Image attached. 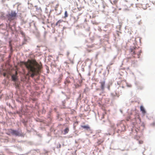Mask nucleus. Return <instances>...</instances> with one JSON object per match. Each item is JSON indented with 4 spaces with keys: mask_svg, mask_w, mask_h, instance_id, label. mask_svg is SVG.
<instances>
[{
    "mask_svg": "<svg viewBox=\"0 0 155 155\" xmlns=\"http://www.w3.org/2000/svg\"><path fill=\"white\" fill-rule=\"evenodd\" d=\"M16 114H18L20 117H22V115H24L26 117L28 118L26 119H23L21 120V122L24 126L27 128L28 127V123H29L30 124L31 122V119L29 118V117H32L33 116L32 111L30 110L28 108H26L23 110L22 114H20L18 111L17 112Z\"/></svg>",
    "mask_w": 155,
    "mask_h": 155,
    "instance_id": "1",
    "label": "nucleus"
},
{
    "mask_svg": "<svg viewBox=\"0 0 155 155\" xmlns=\"http://www.w3.org/2000/svg\"><path fill=\"white\" fill-rule=\"evenodd\" d=\"M9 132L12 135L15 137H24L25 134L22 131V130L20 128H18L16 129H10L8 130Z\"/></svg>",
    "mask_w": 155,
    "mask_h": 155,
    "instance_id": "2",
    "label": "nucleus"
},
{
    "mask_svg": "<svg viewBox=\"0 0 155 155\" xmlns=\"http://www.w3.org/2000/svg\"><path fill=\"white\" fill-rule=\"evenodd\" d=\"M5 27L3 24H0V33L6 37L5 38H7L9 34L7 31L5 29Z\"/></svg>",
    "mask_w": 155,
    "mask_h": 155,
    "instance_id": "3",
    "label": "nucleus"
},
{
    "mask_svg": "<svg viewBox=\"0 0 155 155\" xmlns=\"http://www.w3.org/2000/svg\"><path fill=\"white\" fill-rule=\"evenodd\" d=\"M6 16L8 19H11V18H16L17 16V13L15 11L12 10L11 13H9L6 15Z\"/></svg>",
    "mask_w": 155,
    "mask_h": 155,
    "instance_id": "4",
    "label": "nucleus"
},
{
    "mask_svg": "<svg viewBox=\"0 0 155 155\" xmlns=\"http://www.w3.org/2000/svg\"><path fill=\"white\" fill-rule=\"evenodd\" d=\"M117 127H120L121 132H124L126 130V126L125 125L120 123H119L117 124Z\"/></svg>",
    "mask_w": 155,
    "mask_h": 155,
    "instance_id": "5",
    "label": "nucleus"
},
{
    "mask_svg": "<svg viewBox=\"0 0 155 155\" xmlns=\"http://www.w3.org/2000/svg\"><path fill=\"white\" fill-rule=\"evenodd\" d=\"M6 27L8 30L11 31L12 33H14V31L16 29V27L14 24H13L12 25H10L8 26H6Z\"/></svg>",
    "mask_w": 155,
    "mask_h": 155,
    "instance_id": "6",
    "label": "nucleus"
},
{
    "mask_svg": "<svg viewBox=\"0 0 155 155\" xmlns=\"http://www.w3.org/2000/svg\"><path fill=\"white\" fill-rule=\"evenodd\" d=\"M111 127L112 129H113L114 132V133H115V132H117V133L119 134L120 132H121V130H120V129L119 128L120 127H117L118 128V130H116V128L115 127L114 125H111Z\"/></svg>",
    "mask_w": 155,
    "mask_h": 155,
    "instance_id": "7",
    "label": "nucleus"
},
{
    "mask_svg": "<svg viewBox=\"0 0 155 155\" xmlns=\"http://www.w3.org/2000/svg\"><path fill=\"white\" fill-rule=\"evenodd\" d=\"M100 83L101 84V89L102 91H103L105 87V81L104 80V81H100Z\"/></svg>",
    "mask_w": 155,
    "mask_h": 155,
    "instance_id": "8",
    "label": "nucleus"
},
{
    "mask_svg": "<svg viewBox=\"0 0 155 155\" xmlns=\"http://www.w3.org/2000/svg\"><path fill=\"white\" fill-rule=\"evenodd\" d=\"M140 110L141 111L142 114L144 115L146 113V111L144 107L141 105L140 107Z\"/></svg>",
    "mask_w": 155,
    "mask_h": 155,
    "instance_id": "9",
    "label": "nucleus"
},
{
    "mask_svg": "<svg viewBox=\"0 0 155 155\" xmlns=\"http://www.w3.org/2000/svg\"><path fill=\"white\" fill-rule=\"evenodd\" d=\"M81 127L87 130H90V127L88 125H81Z\"/></svg>",
    "mask_w": 155,
    "mask_h": 155,
    "instance_id": "10",
    "label": "nucleus"
},
{
    "mask_svg": "<svg viewBox=\"0 0 155 155\" xmlns=\"http://www.w3.org/2000/svg\"><path fill=\"white\" fill-rule=\"evenodd\" d=\"M130 53L132 55L133 57L135 58V55L136 54V52L133 51V49L132 48H130Z\"/></svg>",
    "mask_w": 155,
    "mask_h": 155,
    "instance_id": "11",
    "label": "nucleus"
},
{
    "mask_svg": "<svg viewBox=\"0 0 155 155\" xmlns=\"http://www.w3.org/2000/svg\"><path fill=\"white\" fill-rule=\"evenodd\" d=\"M36 151L35 150H30L29 152L26 153V154H32L34 155H35V154H36Z\"/></svg>",
    "mask_w": 155,
    "mask_h": 155,
    "instance_id": "12",
    "label": "nucleus"
},
{
    "mask_svg": "<svg viewBox=\"0 0 155 155\" xmlns=\"http://www.w3.org/2000/svg\"><path fill=\"white\" fill-rule=\"evenodd\" d=\"M69 130L68 128L67 127H66L64 130V133H63V134L64 135L68 133Z\"/></svg>",
    "mask_w": 155,
    "mask_h": 155,
    "instance_id": "13",
    "label": "nucleus"
},
{
    "mask_svg": "<svg viewBox=\"0 0 155 155\" xmlns=\"http://www.w3.org/2000/svg\"><path fill=\"white\" fill-rule=\"evenodd\" d=\"M112 85V83L110 82H109L108 84L107 85V88L108 89V90H110V87Z\"/></svg>",
    "mask_w": 155,
    "mask_h": 155,
    "instance_id": "14",
    "label": "nucleus"
},
{
    "mask_svg": "<svg viewBox=\"0 0 155 155\" xmlns=\"http://www.w3.org/2000/svg\"><path fill=\"white\" fill-rule=\"evenodd\" d=\"M11 79L12 80L14 81L17 80V78L15 75H13L11 76Z\"/></svg>",
    "mask_w": 155,
    "mask_h": 155,
    "instance_id": "15",
    "label": "nucleus"
},
{
    "mask_svg": "<svg viewBox=\"0 0 155 155\" xmlns=\"http://www.w3.org/2000/svg\"><path fill=\"white\" fill-rule=\"evenodd\" d=\"M23 38V39H24V41L22 42V44L21 45H22L25 44V42H26L27 40V38L26 37V36L24 37Z\"/></svg>",
    "mask_w": 155,
    "mask_h": 155,
    "instance_id": "16",
    "label": "nucleus"
},
{
    "mask_svg": "<svg viewBox=\"0 0 155 155\" xmlns=\"http://www.w3.org/2000/svg\"><path fill=\"white\" fill-rule=\"evenodd\" d=\"M68 16V14L67 12V11H65L64 14V18H67Z\"/></svg>",
    "mask_w": 155,
    "mask_h": 155,
    "instance_id": "17",
    "label": "nucleus"
},
{
    "mask_svg": "<svg viewBox=\"0 0 155 155\" xmlns=\"http://www.w3.org/2000/svg\"><path fill=\"white\" fill-rule=\"evenodd\" d=\"M36 9V11H41V9L40 7L38 8L37 5H35L34 6Z\"/></svg>",
    "mask_w": 155,
    "mask_h": 155,
    "instance_id": "18",
    "label": "nucleus"
},
{
    "mask_svg": "<svg viewBox=\"0 0 155 155\" xmlns=\"http://www.w3.org/2000/svg\"><path fill=\"white\" fill-rule=\"evenodd\" d=\"M74 85H75V88H78V87H80L81 86V84H75Z\"/></svg>",
    "mask_w": 155,
    "mask_h": 155,
    "instance_id": "19",
    "label": "nucleus"
},
{
    "mask_svg": "<svg viewBox=\"0 0 155 155\" xmlns=\"http://www.w3.org/2000/svg\"><path fill=\"white\" fill-rule=\"evenodd\" d=\"M70 83V81L68 79H66L64 82V84H65L66 85L67 84H68Z\"/></svg>",
    "mask_w": 155,
    "mask_h": 155,
    "instance_id": "20",
    "label": "nucleus"
},
{
    "mask_svg": "<svg viewBox=\"0 0 155 155\" xmlns=\"http://www.w3.org/2000/svg\"><path fill=\"white\" fill-rule=\"evenodd\" d=\"M20 34L22 35L23 37H24L25 36V33L22 31H20Z\"/></svg>",
    "mask_w": 155,
    "mask_h": 155,
    "instance_id": "21",
    "label": "nucleus"
},
{
    "mask_svg": "<svg viewBox=\"0 0 155 155\" xmlns=\"http://www.w3.org/2000/svg\"><path fill=\"white\" fill-rule=\"evenodd\" d=\"M143 88V87L142 86H138L137 87V89L142 90Z\"/></svg>",
    "mask_w": 155,
    "mask_h": 155,
    "instance_id": "22",
    "label": "nucleus"
},
{
    "mask_svg": "<svg viewBox=\"0 0 155 155\" xmlns=\"http://www.w3.org/2000/svg\"><path fill=\"white\" fill-rule=\"evenodd\" d=\"M61 79L62 78L61 77H60L58 78V84H59L61 82Z\"/></svg>",
    "mask_w": 155,
    "mask_h": 155,
    "instance_id": "23",
    "label": "nucleus"
},
{
    "mask_svg": "<svg viewBox=\"0 0 155 155\" xmlns=\"http://www.w3.org/2000/svg\"><path fill=\"white\" fill-rule=\"evenodd\" d=\"M110 95L113 98H114V97L116 96V95H115L114 93H111L110 94Z\"/></svg>",
    "mask_w": 155,
    "mask_h": 155,
    "instance_id": "24",
    "label": "nucleus"
},
{
    "mask_svg": "<svg viewBox=\"0 0 155 155\" xmlns=\"http://www.w3.org/2000/svg\"><path fill=\"white\" fill-rule=\"evenodd\" d=\"M59 121H62L63 120V119L62 118L59 117V115H57Z\"/></svg>",
    "mask_w": 155,
    "mask_h": 155,
    "instance_id": "25",
    "label": "nucleus"
},
{
    "mask_svg": "<svg viewBox=\"0 0 155 155\" xmlns=\"http://www.w3.org/2000/svg\"><path fill=\"white\" fill-rule=\"evenodd\" d=\"M54 26H60V24L58 22V21L56 22V23L54 24Z\"/></svg>",
    "mask_w": 155,
    "mask_h": 155,
    "instance_id": "26",
    "label": "nucleus"
},
{
    "mask_svg": "<svg viewBox=\"0 0 155 155\" xmlns=\"http://www.w3.org/2000/svg\"><path fill=\"white\" fill-rule=\"evenodd\" d=\"M141 53V50H140V51H139V53H138V54H137V56H138V58H139V57H140V54Z\"/></svg>",
    "mask_w": 155,
    "mask_h": 155,
    "instance_id": "27",
    "label": "nucleus"
},
{
    "mask_svg": "<svg viewBox=\"0 0 155 155\" xmlns=\"http://www.w3.org/2000/svg\"><path fill=\"white\" fill-rule=\"evenodd\" d=\"M138 143L139 144H141L143 143V141L142 140H139L138 141Z\"/></svg>",
    "mask_w": 155,
    "mask_h": 155,
    "instance_id": "28",
    "label": "nucleus"
},
{
    "mask_svg": "<svg viewBox=\"0 0 155 155\" xmlns=\"http://www.w3.org/2000/svg\"><path fill=\"white\" fill-rule=\"evenodd\" d=\"M61 145L59 143H58V145L57 146V148H61Z\"/></svg>",
    "mask_w": 155,
    "mask_h": 155,
    "instance_id": "29",
    "label": "nucleus"
},
{
    "mask_svg": "<svg viewBox=\"0 0 155 155\" xmlns=\"http://www.w3.org/2000/svg\"><path fill=\"white\" fill-rule=\"evenodd\" d=\"M126 85L127 87H130L131 86V85L130 84H129L128 83H126Z\"/></svg>",
    "mask_w": 155,
    "mask_h": 155,
    "instance_id": "30",
    "label": "nucleus"
},
{
    "mask_svg": "<svg viewBox=\"0 0 155 155\" xmlns=\"http://www.w3.org/2000/svg\"><path fill=\"white\" fill-rule=\"evenodd\" d=\"M72 18L74 19V23L77 21V20H76V19H75V18L74 17Z\"/></svg>",
    "mask_w": 155,
    "mask_h": 155,
    "instance_id": "31",
    "label": "nucleus"
},
{
    "mask_svg": "<svg viewBox=\"0 0 155 155\" xmlns=\"http://www.w3.org/2000/svg\"><path fill=\"white\" fill-rule=\"evenodd\" d=\"M65 102H66L65 100H64L62 101V104H63V106L64 105V104L65 103Z\"/></svg>",
    "mask_w": 155,
    "mask_h": 155,
    "instance_id": "32",
    "label": "nucleus"
},
{
    "mask_svg": "<svg viewBox=\"0 0 155 155\" xmlns=\"http://www.w3.org/2000/svg\"><path fill=\"white\" fill-rule=\"evenodd\" d=\"M150 125L153 126H155V122L154 121L153 123H151Z\"/></svg>",
    "mask_w": 155,
    "mask_h": 155,
    "instance_id": "33",
    "label": "nucleus"
},
{
    "mask_svg": "<svg viewBox=\"0 0 155 155\" xmlns=\"http://www.w3.org/2000/svg\"><path fill=\"white\" fill-rule=\"evenodd\" d=\"M63 21L62 20H59L58 21V22L60 24V23L61 22Z\"/></svg>",
    "mask_w": 155,
    "mask_h": 155,
    "instance_id": "34",
    "label": "nucleus"
},
{
    "mask_svg": "<svg viewBox=\"0 0 155 155\" xmlns=\"http://www.w3.org/2000/svg\"><path fill=\"white\" fill-rule=\"evenodd\" d=\"M70 54V52L69 51H67V57H68L69 54Z\"/></svg>",
    "mask_w": 155,
    "mask_h": 155,
    "instance_id": "35",
    "label": "nucleus"
},
{
    "mask_svg": "<svg viewBox=\"0 0 155 155\" xmlns=\"http://www.w3.org/2000/svg\"><path fill=\"white\" fill-rule=\"evenodd\" d=\"M106 74V71H104L103 73V75H104V77H105Z\"/></svg>",
    "mask_w": 155,
    "mask_h": 155,
    "instance_id": "36",
    "label": "nucleus"
},
{
    "mask_svg": "<svg viewBox=\"0 0 155 155\" xmlns=\"http://www.w3.org/2000/svg\"><path fill=\"white\" fill-rule=\"evenodd\" d=\"M47 33V32L46 31H45V32H44V37H45L46 34Z\"/></svg>",
    "mask_w": 155,
    "mask_h": 155,
    "instance_id": "37",
    "label": "nucleus"
},
{
    "mask_svg": "<svg viewBox=\"0 0 155 155\" xmlns=\"http://www.w3.org/2000/svg\"><path fill=\"white\" fill-rule=\"evenodd\" d=\"M81 70L83 72H84V68L83 67H82L81 68Z\"/></svg>",
    "mask_w": 155,
    "mask_h": 155,
    "instance_id": "38",
    "label": "nucleus"
},
{
    "mask_svg": "<svg viewBox=\"0 0 155 155\" xmlns=\"http://www.w3.org/2000/svg\"><path fill=\"white\" fill-rule=\"evenodd\" d=\"M139 130V129L138 128H137V129H136L135 130V131H136V132L137 133V132H138V130Z\"/></svg>",
    "mask_w": 155,
    "mask_h": 155,
    "instance_id": "39",
    "label": "nucleus"
},
{
    "mask_svg": "<svg viewBox=\"0 0 155 155\" xmlns=\"http://www.w3.org/2000/svg\"><path fill=\"white\" fill-rule=\"evenodd\" d=\"M65 96L66 97V99L67 100H68L69 99V97H67L66 95H65Z\"/></svg>",
    "mask_w": 155,
    "mask_h": 155,
    "instance_id": "40",
    "label": "nucleus"
},
{
    "mask_svg": "<svg viewBox=\"0 0 155 155\" xmlns=\"http://www.w3.org/2000/svg\"><path fill=\"white\" fill-rule=\"evenodd\" d=\"M38 135L40 137H41V134H38Z\"/></svg>",
    "mask_w": 155,
    "mask_h": 155,
    "instance_id": "41",
    "label": "nucleus"
},
{
    "mask_svg": "<svg viewBox=\"0 0 155 155\" xmlns=\"http://www.w3.org/2000/svg\"><path fill=\"white\" fill-rule=\"evenodd\" d=\"M116 95L118 97L119 96V94H117V93H116Z\"/></svg>",
    "mask_w": 155,
    "mask_h": 155,
    "instance_id": "42",
    "label": "nucleus"
},
{
    "mask_svg": "<svg viewBox=\"0 0 155 155\" xmlns=\"http://www.w3.org/2000/svg\"><path fill=\"white\" fill-rule=\"evenodd\" d=\"M60 14H61V12H60V13H57L56 12V15H60Z\"/></svg>",
    "mask_w": 155,
    "mask_h": 155,
    "instance_id": "43",
    "label": "nucleus"
},
{
    "mask_svg": "<svg viewBox=\"0 0 155 155\" xmlns=\"http://www.w3.org/2000/svg\"><path fill=\"white\" fill-rule=\"evenodd\" d=\"M61 93H62L63 94H64V95H66V94H65V93H64V92H63V91H61Z\"/></svg>",
    "mask_w": 155,
    "mask_h": 155,
    "instance_id": "44",
    "label": "nucleus"
},
{
    "mask_svg": "<svg viewBox=\"0 0 155 155\" xmlns=\"http://www.w3.org/2000/svg\"><path fill=\"white\" fill-rule=\"evenodd\" d=\"M32 143L31 142H30L29 143V144H30L31 145L32 144Z\"/></svg>",
    "mask_w": 155,
    "mask_h": 155,
    "instance_id": "45",
    "label": "nucleus"
},
{
    "mask_svg": "<svg viewBox=\"0 0 155 155\" xmlns=\"http://www.w3.org/2000/svg\"><path fill=\"white\" fill-rule=\"evenodd\" d=\"M40 120L39 119H38V120H36V121L37 122H39L40 121Z\"/></svg>",
    "mask_w": 155,
    "mask_h": 155,
    "instance_id": "46",
    "label": "nucleus"
},
{
    "mask_svg": "<svg viewBox=\"0 0 155 155\" xmlns=\"http://www.w3.org/2000/svg\"><path fill=\"white\" fill-rule=\"evenodd\" d=\"M50 124V123H49L47 124V125H47V126H49V124Z\"/></svg>",
    "mask_w": 155,
    "mask_h": 155,
    "instance_id": "47",
    "label": "nucleus"
},
{
    "mask_svg": "<svg viewBox=\"0 0 155 155\" xmlns=\"http://www.w3.org/2000/svg\"><path fill=\"white\" fill-rule=\"evenodd\" d=\"M120 112H121V113H122V110H121V109H120Z\"/></svg>",
    "mask_w": 155,
    "mask_h": 155,
    "instance_id": "48",
    "label": "nucleus"
},
{
    "mask_svg": "<svg viewBox=\"0 0 155 155\" xmlns=\"http://www.w3.org/2000/svg\"><path fill=\"white\" fill-rule=\"evenodd\" d=\"M52 11H53V10H51L50 12V13H49V15H50V13H51V12Z\"/></svg>",
    "mask_w": 155,
    "mask_h": 155,
    "instance_id": "49",
    "label": "nucleus"
},
{
    "mask_svg": "<svg viewBox=\"0 0 155 155\" xmlns=\"http://www.w3.org/2000/svg\"><path fill=\"white\" fill-rule=\"evenodd\" d=\"M103 8H104L105 7V6H104V5H103Z\"/></svg>",
    "mask_w": 155,
    "mask_h": 155,
    "instance_id": "50",
    "label": "nucleus"
},
{
    "mask_svg": "<svg viewBox=\"0 0 155 155\" xmlns=\"http://www.w3.org/2000/svg\"><path fill=\"white\" fill-rule=\"evenodd\" d=\"M55 10L56 11H57V9L56 8H55Z\"/></svg>",
    "mask_w": 155,
    "mask_h": 155,
    "instance_id": "51",
    "label": "nucleus"
},
{
    "mask_svg": "<svg viewBox=\"0 0 155 155\" xmlns=\"http://www.w3.org/2000/svg\"><path fill=\"white\" fill-rule=\"evenodd\" d=\"M18 155H24V154H18Z\"/></svg>",
    "mask_w": 155,
    "mask_h": 155,
    "instance_id": "52",
    "label": "nucleus"
},
{
    "mask_svg": "<svg viewBox=\"0 0 155 155\" xmlns=\"http://www.w3.org/2000/svg\"><path fill=\"white\" fill-rule=\"evenodd\" d=\"M143 153H144L143 152H142V154H143V155H145V154H143Z\"/></svg>",
    "mask_w": 155,
    "mask_h": 155,
    "instance_id": "53",
    "label": "nucleus"
},
{
    "mask_svg": "<svg viewBox=\"0 0 155 155\" xmlns=\"http://www.w3.org/2000/svg\"><path fill=\"white\" fill-rule=\"evenodd\" d=\"M30 4L32 6H33L32 4Z\"/></svg>",
    "mask_w": 155,
    "mask_h": 155,
    "instance_id": "54",
    "label": "nucleus"
},
{
    "mask_svg": "<svg viewBox=\"0 0 155 155\" xmlns=\"http://www.w3.org/2000/svg\"><path fill=\"white\" fill-rule=\"evenodd\" d=\"M139 120L140 121H141L140 119V118H139Z\"/></svg>",
    "mask_w": 155,
    "mask_h": 155,
    "instance_id": "55",
    "label": "nucleus"
},
{
    "mask_svg": "<svg viewBox=\"0 0 155 155\" xmlns=\"http://www.w3.org/2000/svg\"><path fill=\"white\" fill-rule=\"evenodd\" d=\"M132 114V113H131L130 114V115H131Z\"/></svg>",
    "mask_w": 155,
    "mask_h": 155,
    "instance_id": "56",
    "label": "nucleus"
},
{
    "mask_svg": "<svg viewBox=\"0 0 155 155\" xmlns=\"http://www.w3.org/2000/svg\"><path fill=\"white\" fill-rule=\"evenodd\" d=\"M75 142L76 143H77V142L76 141H75Z\"/></svg>",
    "mask_w": 155,
    "mask_h": 155,
    "instance_id": "57",
    "label": "nucleus"
},
{
    "mask_svg": "<svg viewBox=\"0 0 155 155\" xmlns=\"http://www.w3.org/2000/svg\"><path fill=\"white\" fill-rule=\"evenodd\" d=\"M108 73H109V71L108 70Z\"/></svg>",
    "mask_w": 155,
    "mask_h": 155,
    "instance_id": "58",
    "label": "nucleus"
},
{
    "mask_svg": "<svg viewBox=\"0 0 155 155\" xmlns=\"http://www.w3.org/2000/svg\"><path fill=\"white\" fill-rule=\"evenodd\" d=\"M102 142H100V143H101Z\"/></svg>",
    "mask_w": 155,
    "mask_h": 155,
    "instance_id": "59",
    "label": "nucleus"
},
{
    "mask_svg": "<svg viewBox=\"0 0 155 155\" xmlns=\"http://www.w3.org/2000/svg\"><path fill=\"white\" fill-rule=\"evenodd\" d=\"M37 104L36 103H35V105H37Z\"/></svg>",
    "mask_w": 155,
    "mask_h": 155,
    "instance_id": "60",
    "label": "nucleus"
},
{
    "mask_svg": "<svg viewBox=\"0 0 155 155\" xmlns=\"http://www.w3.org/2000/svg\"><path fill=\"white\" fill-rule=\"evenodd\" d=\"M90 75V74H88V75Z\"/></svg>",
    "mask_w": 155,
    "mask_h": 155,
    "instance_id": "61",
    "label": "nucleus"
},
{
    "mask_svg": "<svg viewBox=\"0 0 155 155\" xmlns=\"http://www.w3.org/2000/svg\"><path fill=\"white\" fill-rule=\"evenodd\" d=\"M53 24H52V26L53 25Z\"/></svg>",
    "mask_w": 155,
    "mask_h": 155,
    "instance_id": "62",
    "label": "nucleus"
},
{
    "mask_svg": "<svg viewBox=\"0 0 155 155\" xmlns=\"http://www.w3.org/2000/svg\"><path fill=\"white\" fill-rule=\"evenodd\" d=\"M122 87L123 88H124V87L123 86H122Z\"/></svg>",
    "mask_w": 155,
    "mask_h": 155,
    "instance_id": "63",
    "label": "nucleus"
},
{
    "mask_svg": "<svg viewBox=\"0 0 155 155\" xmlns=\"http://www.w3.org/2000/svg\"><path fill=\"white\" fill-rule=\"evenodd\" d=\"M0 155H1V154H0Z\"/></svg>",
    "mask_w": 155,
    "mask_h": 155,
    "instance_id": "64",
    "label": "nucleus"
}]
</instances>
